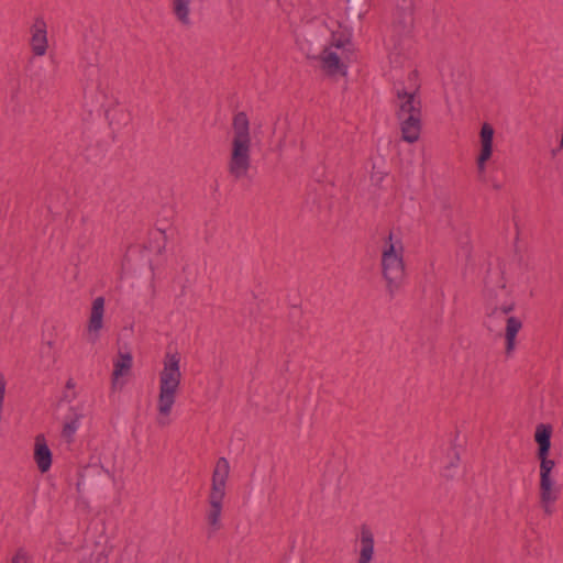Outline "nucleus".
<instances>
[{
    "mask_svg": "<svg viewBox=\"0 0 563 563\" xmlns=\"http://www.w3.org/2000/svg\"><path fill=\"white\" fill-rule=\"evenodd\" d=\"M522 328V322L517 317H508L505 329V338H506V355H511L515 346H516V336L520 329Z\"/></svg>",
    "mask_w": 563,
    "mask_h": 563,
    "instance_id": "nucleus-15",
    "label": "nucleus"
},
{
    "mask_svg": "<svg viewBox=\"0 0 563 563\" xmlns=\"http://www.w3.org/2000/svg\"><path fill=\"white\" fill-rule=\"evenodd\" d=\"M375 539L367 527H362L356 548V563H374Z\"/></svg>",
    "mask_w": 563,
    "mask_h": 563,
    "instance_id": "nucleus-10",
    "label": "nucleus"
},
{
    "mask_svg": "<svg viewBox=\"0 0 563 563\" xmlns=\"http://www.w3.org/2000/svg\"><path fill=\"white\" fill-rule=\"evenodd\" d=\"M34 462L41 473L49 471L53 462L52 451L47 445L44 434H37L34 439Z\"/></svg>",
    "mask_w": 563,
    "mask_h": 563,
    "instance_id": "nucleus-14",
    "label": "nucleus"
},
{
    "mask_svg": "<svg viewBox=\"0 0 563 563\" xmlns=\"http://www.w3.org/2000/svg\"><path fill=\"white\" fill-rule=\"evenodd\" d=\"M515 308V305L514 303H509V305H505L500 308H494L489 313H488V317H493L495 316L496 313L500 312V313H509L510 311H512Z\"/></svg>",
    "mask_w": 563,
    "mask_h": 563,
    "instance_id": "nucleus-20",
    "label": "nucleus"
},
{
    "mask_svg": "<svg viewBox=\"0 0 563 563\" xmlns=\"http://www.w3.org/2000/svg\"><path fill=\"white\" fill-rule=\"evenodd\" d=\"M10 563H31V555L24 549H18L13 553Z\"/></svg>",
    "mask_w": 563,
    "mask_h": 563,
    "instance_id": "nucleus-18",
    "label": "nucleus"
},
{
    "mask_svg": "<svg viewBox=\"0 0 563 563\" xmlns=\"http://www.w3.org/2000/svg\"><path fill=\"white\" fill-rule=\"evenodd\" d=\"M191 0H174L173 12L177 21L183 25H190Z\"/></svg>",
    "mask_w": 563,
    "mask_h": 563,
    "instance_id": "nucleus-16",
    "label": "nucleus"
},
{
    "mask_svg": "<svg viewBox=\"0 0 563 563\" xmlns=\"http://www.w3.org/2000/svg\"><path fill=\"white\" fill-rule=\"evenodd\" d=\"M157 377L156 423L159 427H167L170 423V416L183 380L181 355L178 352L164 354Z\"/></svg>",
    "mask_w": 563,
    "mask_h": 563,
    "instance_id": "nucleus-1",
    "label": "nucleus"
},
{
    "mask_svg": "<svg viewBox=\"0 0 563 563\" xmlns=\"http://www.w3.org/2000/svg\"><path fill=\"white\" fill-rule=\"evenodd\" d=\"M404 253L405 247L401 238L390 232L383 242L380 261L382 274L389 292L399 289L406 278Z\"/></svg>",
    "mask_w": 563,
    "mask_h": 563,
    "instance_id": "nucleus-3",
    "label": "nucleus"
},
{
    "mask_svg": "<svg viewBox=\"0 0 563 563\" xmlns=\"http://www.w3.org/2000/svg\"><path fill=\"white\" fill-rule=\"evenodd\" d=\"M552 427L540 423L536 428L534 441L538 444L537 457L540 462V476H552L555 462L549 457L551 449Z\"/></svg>",
    "mask_w": 563,
    "mask_h": 563,
    "instance_id": "nucleus-7",
    "label": "nucleus"
},
{
    "mask_svg": "<svg viewBox=\"0 0 563 563\" xmlns=\"http://www.w3.org/2000/svg\"><path fill=\"white\" fill-rule=\"evenodd\" d=\"M560 148H563V133H562L561 142H560Z\"/></svg>",
    "mask_w": 563,
    "mask_h": 563,
    "instance_id": "nucleus-23",
    "label": "nucleus"
},
{
    "mask_svg": "<svg viewBox=\"0 0 563 563\" xmlns=\"http://www.w3.org/2000/svg\"><path fill=\"white\" fill-rule=\"evenodd\" d=\"M229 477V461L225 457L218 459L211 476V484L208 493V509L206 512L207 523L213 531L221 528V515L227 496Z\"/></svg>",
    "mask_w": 563,
    "mask_h": 563,
    "instance_id": "nucleus-5",
    "label": "nucleus"
},
{
    "mask_svg": "<svg viewBox=\"0 0 563 563\" xmlns=\"http://www.w3.org/2000/svg\"><path fill=\"white\" fill-rule=\"evenodd\" d=\"M75 385H76V384H75L74 379L69 378V379H67V382H66V385H65V386H66V388L71 389V388H74V387H75Z\"/></svg>",
    "mask_w": 563,
    "mask_h": 563,
    "instance_id": "nucleus-22",
    "label": "nucleus"
},
{
    "mask_svg": "<svg viewBox=\"0 0 563 563\" xmlns=\"http://www.w3.org/2000/svg\"><path fill=\"white\" fill-rule=\"evenodd\" d=\"M540 505L545 515L553 512V505L558 500L559 489L552 476H540Z\"/></svg>",
    "mask_w": 563,
    "mask_h": 563,
    "instance_id": "nucleus-11",
    "label": "nucleus"
},
{
    "mask_svg": "<svg viewBox=\"0 0 563 563\" xmlns=\"http://www.w3.org/2000/svg\"><path fill=\"white\" fill-rule=\"evenodd\" d=\"M343 46V41H334L330 46L324 47L319 55L320 69L331 79L343 78L347 75V65L336 52Z\"/></svg>",
    "mask_w": 563,
    "mask_h": 563,
    "instance_id": "nucleus-6",
    "label": "nucleus"
},
{
    "mask_svg": "<svg viewBox=\"0 0 563 563\" xmlns=\"http://www.w3.org/2000/svg\"><path fill=\"white\" fill-rule=\"evenodd\" d=\"M253 136L251 124L244 112L233 117L229 132L227 170L235 179H244L252 167Z\"/></svg>",
    "mask_w": 563,
    "mask_h": 563,
    "instance_id": "nucleus-2",
    "label": "nucleus"
},
{
    "mask_svg": "<svg viewBox=\"0 0 563 563\" xmlns=\"http://www.w3.org/2000/svg\"><path fill=\"white\" fill-rule=\"evenodd\" d=\"M104 305L103 297H97L92 300L89 317L86 325V336L91 343H96L104 328Z\"/></svg>",
    "mask_w": 563,
    "mask_h": 563,
    "instance_id": "nucleus-8",
    "label": "nucleus"
},
{
    "mask_svg": "<svg viewBox=\"0 0 563 563\" xmlns=\"http://www.w3.org/2000/svg\"><path fill=\"white\" fill-rule=\"evenodd\" d=\"M397 118L401 139L413 144L420 139L422 129L421 100L417 91H397Z\"/></svg>",
    "mask_w": 563,
    "mask_h": 563,
    "instance_id": "nucleus-4",
    "label": "nucleus"
},
{
    "mask_svg": "<svg viewBox=\"0 0 563 563\" xmlns=\"http://www.w3.org/2000/svg\"><path fill=\"white\" fill-rule=\"evenodd\" d=\"M460 456L459 454H454L453 457L448 462V464L444 466V470L451 475V472L456 470L459 465Z\"/></svg>",
    "mask_w": 563,
    "mask_h": 563,
    "instance_id": "nucleus-21",
    "label": "nucleus"
},
{
    "mask_svg": "<svg viewBox=\"0 0 563 563\" xmlns=\"http://www.w3.org/2000/svg\"><path fill=\"white\" fill-rule=\"evenodd\" d=\"M493 137L494 129L490 124L484 123L481 129V151L476 159L477 169L479 173H484L486 169V163L490 159L493 154Z\"/></svg>",
    "mask_w": 563,
    "mask_h": 563,
    "instance_id": "nucleus-12",
    "label": "nucleus"
},
{
    "mask_svg": "<svg viewBox=\"0 0 563 563\" xmlns=\"http://www.w3.org/2000/svg\"><path fill=\"white\" fill-rule=\"evenodd\" d=\"M552 155H553V156H555V155H556V151H555V150H553V151H552Z\"/></svg>",
    "mask_w": 563,
    "mask_h": 563,
    "instance_id": "nucleus-24",
    "label": "nucleus"
},
{
    "mask_svg": "<svg viewBox=\"0 0 563 563\" xmlns=\"http://www.w3.org/2000/svg\"><path fill=\"white\" fill-rule=\"evenodd\" d=\"M132 355L129 352H119L113 362V372L111 374V390L113 393L121 391L124 382L123 377L129 376L132 369Z\"/></svg>",
    "mask_w": 563,
    "mask_h": 563,
    "instance_id": "nucleus-9",
    "label": "nucleus"
},
{
    "mask_svg": "<svg viewBox=\"0 0 563 563\" xmlns=\"http://www.w3.org/2000/svg\"><path fill=\"white\" fill-rule=\"evenodd\" d=\"M79 416H75L70 421L66 422L63 428V435L71 439L78 429Z\"/></svg>",
    "mask_w": 563,
    "mask_h": 563,
    "instance_id": "nucleus-17",
    "label": "nucleus"
},
{
    "mask_svg": "<svg viewBox=\"0 0 563 563\" xmlns=\"http://www.w3.org/2000/svg\"><path fill=\"white\" fill-rule=\"evenodd\" d=\"M346 1L351 4L346 9L347 13L353 18L361 19L365 13V11H362L358 9V4H360L361 0H346Z\"/></svg>",
    "mask_w": 563,
    "mask_h": 563,
    "instance_id": "nucleus-19",
    "label": "nucleus"
},
{
    "mask_svg": "<svg viewBox=\"0 0 563 563\" xmlns=\"http://www.w3.org/2000/svg\"><path fill=\"white\" fill-rule=\"evenodd\" d=\"M31 49L35 56H44L48 48L47 26L42 19H36L31 26Z\"/></svg>",
    "mask_w": 563,
    "mask_h": 563,
    "instance_id": "nucleus-13",
    "label": "nucleus"
}]
</instances>
